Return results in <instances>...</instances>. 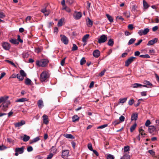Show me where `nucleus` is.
I'll list each match as a JSON object with an SVG mask.
<instances>
[{"mask_svg":"<svg viewBox=\"0 0 159 159\" xmlns=\"http://www.w3.org/2000/svg\"><path fill=\"white\" fill-rule=\"evenodd\" d=\"M30 139V137L26 134H24L23 136V140L24 142L28 141Z\"/></svg>","mask_w":159,"mask_h":159,"instance_id":"obj_23","label":"nucleus"},{"mask_svg":"<svg viewBox=\"0 0 159 159\" xmlns=\"http://www.w3.org/2000/svg\"><path fill=\"white\" fill-rule=\"evenodd\" d=\"M48 78V74L46 71H43L40 75V80L41 82L45 81Z\"/></svg>","mask_w":159,"mask_h":159,"instance_id":"obj_3","label":"nucleus"},{"mask_svg":"<svg viewBox=\"0 0 159 159\" xmlns=\"http://www.w3.org/2000/svg\"><path fill=\"white\" fill-rule=\"evenodd\" d=\"M149 31V30L146 28L144 30H139L138 32V34L140 36H142V35H145Z\"/></svg>","mask_w":159,"mask_h":159,"instance_id":"obj_6","label":"nucleus"},{"mask_svg":"<svg viewBox=\"0 0 159 159\" xmlns=\"http://www.w3.org/2000/svg\"><path fill=\"white\" fill-rule=\"evenodd\" d=\"M138 115L137 113H134L132 114L131 116V120H137Z\"/></svg>","mask_w":159,"mask_h":159,"instance_id":"obj_18","label":"nucleus"},{"mask_svg":"<svg viewBox=\"0 0 159 159\" xmlns=\"http://www.w3.org/2000/svg\"><path fill=\"white\" fill-rule=\"evenodd\" d=\"M23 57L24 58H27L29 56V54L26 52L23 53L22 54Z\"/></svg>","mask_w":159,"mask_h":159,"instance_id":"obj_44","label":"nucleus"},{"mask_svg":"<svg viewBox=\"0 0 159 159\" xmlns=\"http://www.w3.org/2000/svg\"><path fill=\"white\" fill-rule=\"evenodd\" d=\"M143 5L144 8L145 9H147L149 7L148 4L144 0H143Z\"/></svg>","mask_w":159,"mask_h":159,"instance_id":"obj_36","label":"nucleus"},{"mask_svg":"<svg viewBox=\"0 0 159 159\" xmlns=\"http://www.w3.org/2000/svg\"><path fill=\"white\" fill-rule=\"evenodd\" d=\"M139 132L141 135H146L145 133L144 132V130H143L142 128H140L139 129Z\"/></svg>","mask_w":159,"mask_h":159,"instance_id":"obj_38","label":"nucleus"},{"mask_svg":"<svg viewBox=\"0 0 159 159\" xmlns=\"http://www.w3.org/2000/svg\"><path fill=\"white\" fill-rule=\"evenodd\" d=\"M82 16V13L80 12H75L74 14V18L76 20H78L80 19V18Z\"/></svg>","mask_w":159,"mask_h":159,"instance_id":"obj_12","label":"nucleus"},{"mask_svg":"<svg viewBox=\"0 0 159 159\" xmlns=\"http://www.w3.org/2000/svg\"><path fill=\"white\" fill-rule=\"evenodd\" d=\"M158 29V27L157 26H156L153 27L152 28V30L154 31H156Z\"/></svg>","mask_w":159,"mask_h":159,"instance_id":"obj_61","label":"nucleus"},{"mask_svg":"<svg viewBox=\"0 0 159 159\" xmlns=\"http://www.w3.org/2000/svg\"><path fill=\"white\" fill-rule=\"evenodd\" d=\"M130 156L128 154H126L124 155L123 157H122L120 159H130Z\"/></svg>","mask_w":159,"mask_h":159,"instance_id":"obj_30","label":"nucleus"},{"mask_svg":"<svg viewBox=\"0 0 159 159\" xmlns=\"http://www.w3.org/2000/svg\"><path fill=\"white\" fill-rule=\"evenodd\" d=\"M100 54V52L98 50H95L93 52V55L95 57H98Z\"/></svg>","mask_w":159,"mask_h":159,"instance_id":"obj_16","label":"nucleus"},{"mask_svg":"<svg viewBox=\"0 0 159 159\" xmlns=\"http://www.w3.org/2000/svg\"><path fill=\"white\" fill-rule=\"evenodd\" d=\"M107 126H108V124H104V125H102L101 126L98 127L97 128V129H103V128Z\"/></svg>","mask_w":159,"mask_h":159,"instance_id":"obj_47","label":"nucleus"},{"mask_svg":"<svg viewBox=\"0 0 159 159\" xmlns=\"http://www.w3.org/2000/svg\"><path fill=\"white\" fill-rule=\"evenodd\" d=\"M28 101V99L26 98H22L17 99L16 101V102H23Z\"/></svg>","mask_w":159,"mask_h":159,"instance_id":"obj_20","label":"nucleus"},{"mask_svg":"<svg viewBox=\"0 0 159 159\" xmlns=\"http://www.w3.org/2000/svg\"><path fill=\"white\" fill-rule=\"evenodd\" d=\"M62 25V19H60L58 23V26H61Z\"/></svg>","mask_w":159,"mask_h":159,"instance_id":"obj_54","label":"nucleus"},{"mask_svg":"<svg viewBox=\"0 0 159 159\" xmlns=\"http://www.w3.org/2000/svg\"><path fill=\"white\" fill-rule=\"evenodd\" d=\"M140 57H141L144 58H149L150 57L148 54L145 55H141L140 56Z\"/></svg>","mask_w":159,"mask_h":159,"instance_id":"obj_45","label":"nucleus"},{"mask_svg":"<svg viewBox=\"0 0 159 159\" xmlns=\"http://www.w3.org/2000/svg\"><path fill=\"white\" fill-rule=\"evenodd\" d=\"M141 95L142 96H145L147 95V92L143 91L141 93Z\"/></svg>","mask_w":159,"mask_h":159,"instance_id":"obj_63","label":"nucleus"},{"mask_svg":"<svg viewBox=\"0 0 159 159\" xmlns=\"http://www.w3.org/2000/svg\"><path fill=\"white\" fill-rule=\"evenodd\" d=\"M42 117L43 123L45 124H47L48 123V118L47 116L46 115H44Z\"/></svg>","mask_w":159,"mask_h":159,"instance_id":"obj_17","label":"nucleus"},{"mask_svg":"<svg viewBox=\"0 0 159 159\" xmlns=\"http://www.w3.org/2000/svg\"><path fill=\"white\" fill-rule=\"evenodd\" d=\"M41 12L43 13L45 16H48L50 13V11L47 10L46 8L42 9L41 10Z\"/></svg>","mask_w":159,"mask_h":159,"instance_id":"obj_14","label":"nucleus"},{"mask_svg":"<svg viewBox=\"0 0 159 159\" xmlns=\"http://www.w3.org/2000/svg\"><path fill=\"white\" fill-rule=\"evenodd\" d=\"M48 62L49 61L48 59H42L40 61H37L36 64L39 67H45L47 65Z\"/></svg>","mask_w":159,"mask_h":159,"instance_id":"obj_1","label":"nucleus"},{"mask_svg":"<svg viewBox=\"0 0 159 159\" xmlns=\"http://www.w3.org/2000/svg\"><path fill=\"white\" fill-rule=\"evenodd\" d=\"M149 132L153 135L154 134L157 132L156 128L154 126H149L148 128Z\"/></svg>","mask_w":159,"mask_h":159,"instance_id":"obj_7","label":"nucleus"},{"mask_svg":"<svg viewBox=\"0 0 159 159\" xmlns=\"http://www.w3.org/2000/svg\"><path fill=\"white\" fill-rule=\"evenodd\" d=\"M106 16L110 22H112L113 21V19L111 16L108 14H106Z\"/></svg>","mask_w":159,"mask_h":159,"instance_id":"obj_24","label":"nucleus"},{"mask_svg":"<svg viewBox=\"0 0 159 159\" xmlns=\"http://www.w3.org/2000/svg\"><path fill=\"white\" fill-rule=\"evenodd\" d=\"M87 25L89 27L92 26L93 25V22L89 18H88L87 20Z\"/></svg>","mask_w":159,"mask_h":159,"instance_id":"obj_22","label":"nucleus"},{"mask_svg":"<svg viewBox=\"0 0 159 159\" xmlns=\"http://www.w3.org/2000/svg\"><path fill=\"white\" fill-rule=\"evenodd\" d=\"M51 152H52L53 153H56L57 152V149L56 148H55L53 146H52L51 149Z\"/></svg>","mask_w":159,"mask_h":159,"instance_id":"obj_52","label":"nucleus"},{"mask_svg":"<svg viewBox=\"0 0 159 159\" xmlns=\"http://www.w3.org/2000/svg\"><path fill=\"white\" fill-rule=\"evenodd\" d=\"M107 40V35L103 34L101 36L100 38L98 39V43H101L105 42Z\"/></svg>","mask_w":159,"mask_h":159,"instance_id":"obj_4","label":"nucleus"},{"mask_svg":"<svg viewBox=\"0 0 159 159\" xmlns=\"http://www.w3.org/2000/svg\"><path fill=\"white\" fill-rule=\"evenodd\" d=\"M107 159H114L113 156L109 154L107 157Z\"/></svg>","mask_w":159,"mask_h":159,"instance_id":"obj_62","label":"nucleus"},{"mask_svg":"<svg viewBox=\"0 0 159 159\" xmlns=\"http://www.w3.org/2000/svg\"><path fill=\"white\" fill-rule=\"evenodd\" d=\"M78 49V47L77 45L75 44H73V46L72 48V50L73 51H76Z\"/></svg>","mask_w":159,"mask_h":159,"instance_id":"obj_46","label":"nucleus"},{"mask_svg":"<svg viewBox=\"0 0 159 159\" xmlns=\"http://www.w3.org/2000/svg\"><path fill=\"white\" fill-rule=\"evenodd\" d=\"M79 117L77 115H75L72 117V121L73 122H75L79 119Z\"/></svg>","mask_w":159,"mask_h":159,"instance_id":"obj_28","label":"nucleus"},{"mask_svg":"<svg viewBox=\"0 0 159 159\" xmlns=\"http://www.w3.org/2000/svg\"><path fill=\"white\" fill-rule=\"evenodd\" d=\"M10 104V102L9 101L2 103L1 105L0 106V109L3 111H6L7 110L8 106Z\"/></svg>","mask_w":159,"mask_h":159,"instance_id":"obj_2","label":"nucleus"},{"mask_svg":"<svg viewBox=\"0 0 159 159\" xmlns=\"http://www.w3.org/2000/svg\"><path fill=\"white\" fill-rule=\"evenodd\" d=\"M7 147L4 146L3 145H0V150H3L6 149Z\"/></svg>","mask_w":159,"mask_h":159,"instance_id":"obj_55","label":"nucleus"},{"mask_svg":"<svg viewBox=\"0 0 159 159\" xmlns=\"http://www.w3.org/2000/svg\"><path fill=\"white\" fill-rule=\"evenodd\" d=\"M142 85L139 83H135L133 84L132 87L133 88H137L139 87H141Z\"/></svg>","mask_w":159,"mask_h":159,"instance_id":"obj_29","label":"nucleus"},{"mask_svg":"<svg viewBox=\"0 0 159 159\" xmlns=\"http://www.w3.org/2000/svg\"><path fill=\"white\" fill-rule=\"evenodd\" d=\"M106 71V70L104 69L101 71L99 74V76L102 77L104 75V73Z\"/></svg>","mask_w":159,"mask_h":159,"instance_id":"obj_53","label":"nucleus"},{"mask_svg":"<svg viewBox=\"0 0 159 159\" xmlns=\"http://www.w3.org/2000/svg\"><path fill=\"white\" fill-rule=\"evenodd\" d=\"M9 41L11 43L14 44H18L19 42L17 41L16 39H11Z\"/></svg>","mask_w":159,"mask_h":159,"instance_id":"obj_27","label":"nucleus"},{"mask_svg":"<svg viewBox=\"0 0 159 159\" xmlns=\"http://www.w3.org/2000/svg\"><path fill=\"white\" fill-rule=\"evenodd\" d=\"M143 84H146L147 86H149L151 87L152 86V84L149 81L147 80H144L143 82Z\"/></svg>","mask_w":159,"mask_h":159,"instance_id":"obj_31","label":"nucleus"},{"mask_svg":"<svg viewBox=\"0 0 159 159\" xmlns=\"http://www.w3.org/2000/svg\"><path fill=\"white\" fill-rule=\"evenodd\" d=\"M33 150V148L32 146H29L27 148V151L28 152H30Z\"/></svg>","mask_w":159,"mask_h":159,"instance_id":"obj_58","label":"nucleus"},{"mask_svg":"<svg viewBox=\"0 0 159 159\" xmlns=\"http://www.w3.org/2000/svg\"><path fill=\"white\" fill-rule=\"evenodd\" d=\"M61 38V41L65 44H67L69 40L64 35L61 34L60 35Z\"/></svg>","mask_w":159,"mask_h":159,"instance_id":"obj_8","label":"nucleus"},{"mask_svg":"<svg viewBox=\"0 0 159 159\" xmlns=\"http://www.w3.org/2000/svg\"><path fill=\"white\" fill-rule=\"evenodd\" d=\"M6 61L7 62L10 64L12 65L13 66H14L16 68L17 67L15 65V64L12 61H9V60H6Z\"/></svg>","mask_w":159,"mask_h":159,"instance_id":"obj_48","label":"nucleus"},{"mask_svg":"<svg viewBox=\"0 0 159 159\" xmlns=\"http://www.w3.org/2000/svg\"><path fill=\"white\" fill-rule=\"evenodd\" d=\"M20 75H21L23 77H26V73L23 70H20Z\"/></svg>","mask_w":159,"mask_h":159,"instance_id":"obj_35","label":"nucleus"},{"mask_svg":"<svg viewBox=\"0 0 159 159\" xmlns=\"http://www.w3.org/2000/svg\"><path fill=\"white\" fill-rule=\"evenodd\" d=\"M151 124V122L150 120H148L146 121L145 124V125L146 126L148 127L149 126V125L150 124Z\"/></svg>","mask_w":159,"mask_h":159,"instance_id":"obj_56","label":"nucleus"},{"mask_svg":"<svg viewBox=\"0 0 159 159\" xmlns=\"http://www.w3.org/2000/svg\"><path fill=\"white\" fill-rule=\"evenodd\" d=\"M69 156V150H62L61 157L63 158H66Z\"/></svg>","mask_w":159,"mask_h":159,"instance_id":"obj_9","label":"nucleus"},{"mask_svg":"<svg viewBox=\"0 0 159 159\" xmlns=\"http://www.w3.org/2000/svg\"><path fill=\"white\" fill-rule=\"evenodd\" d=\"M113 40L111 39H110L108 41L107 44L110 46H112L114 44Z\"/></svg>","mask_w":159,"mask_h":159,"instance_id":"obj_25","label":"nucleus"},{"mask_svg":"<svg viewBox=\"0 0 159 159\" xmlns=\"http://www.w3.org/2000/svg\"><path fill=\"white\" fill-rule=\"evenodd\" d=\"M17 78L20 81H22L24 79V77L22 76L20 74H18L16 75Z\"/></svg>","mask_w":159,"mask_h":159,"instance_id":"obj_41","label":"nucleus"},{"mask_svg":"<svg viewBox=\"0 0 159 159\" xmlns=\"http://www.w3.org/2000/svg\"><path fill=\"white\" fill-rule=\"evenodd\" d=\"M136 40L134 38H132L130 39V40L129 41L128 44L129 45H130L131 44L133 43H134L135 41Z\"/></svg>","mask_w":159,"mask_h":159,"instance_id":"obj_37","label":"nucleus"},{"mask_svg":"<svg viewBox=\"0 0 159 159\" xmlns=\"http://www.w3.org/2000/svg\"><path fill=\"white\" fill-rule=\"evenodd\" d=\"M24 148L22 147L21 148H16L15 149V152H18L19 154H21L24 152Z\"/></svg>","mask_w":159,"mask_h":159,"instance_id":"obj_15","label":"nucleus"},{"mask_svg":"<svg viewBox=\"0 0 159 159\" xmlns=\"http://www.w3.org/2000/svg\"><path fill=\"white\" fill-rule=\"evenodd\" d=\"M158 40V39L156 38L153 39L152 40L148 41L147 45L148 46L152 45L156 43Z\"/></svg>","mask_w":159,"mask_h":159,"instance_id":"obj_13","label":"nucleus"},{"mask_svg":"<svg viewBox=\"0 0 159 159\" xmlns=\"http://www.w3.org/2000/svg\"><path fill=\"white\" fill-rule=\"evenodd\" d=\"M8 98V97H7L6 98L2 97L0 98V104L2 102L3 103L7 101L8 100H7V99Z\"/></svg>","mask_w":159,"mask_h":159,"instance_id":"obj_26","label":"nucleus"},{"mask_svg":"<svg viewBox=\"0 0 159 159\" xmlns=\"http://www.w3.org/2000/svg\"><path fill=\"white\" fill-rule=\"evenodd\" d=\"M86 62L84 57H83L80 61V64L81 65H83Z\"/></svg>","mask_w":159,"mask_h":159,"instance_id":"obj_43","label":"nucleus"},{"mask_svg":"<svg viewBox=\"0 0 159 159\" xmlns=\"http://www.w3.org/2000/svg\"><path fill=\"white\" fill-rule=\"evenodd\" d=\"M25 123V121L24 120H22L20 122H18L14 124V125L16 128L22 126Z\"/></svg>","mask_w":159,"mask_h":159,"instance_id":"obj_11","label":"nucleus"},{"mask_svg":"<svg viewBox=\"0 0 159 159\" xmlns=\"http://www.w3.org/2000/svg\"><path fill=\"white\" fill-rule=\"evenodd\" d=\"M66 59V57H65L63 59L61 60V66H63L64 65Z\"/></svg>","mask_w":159,"mask_h":159,"instance_id":"obj_60","label":"nucleus"},{"mask_svg":"<svg viewBox=\"0 0 159 159\" xmlns=\"http://www.w3.org/2000/svg\"><path fill=\"white\" fill-rule=\"evenodd\" d=\"M89 34H86L84 35L82 38V40L83 42L86 43L87 40L89 38Z\"/></svg>","mask_w":159,"mask_h":159,"instance_id":"obj_21","label":"nucleus"},{"mask_svg":"<svg viewBox=\"0 0 159 159\" xmlns=\"http://www.w3.org/2000/svg\"><path fill=\"white\" fill-rule=\"evenodd\" d=\"M127 100V98H120L119 99V102L120 103H123L125 102Z\"/></svg>","mask_w":159,"mask_h":159,"instance_id":"obj_33","label":"nucleus"},{"mask_svg":"<svg viewBox=\"0 0 159 159\" xmlns=\"http://www.w3.org/2000/svg\"><path fill=\"white\" fill-rule=\"evenodd\" d=\"M136 126L137 124L136 123H135L131 126V127L130 128V131L131 132H133L135 129Z\"/></svg>","mask_w":159,"mask_h":159,"instance_id":"obj_34","label":"nucleus"},{"mask_svg":"<svg viewBox=\"0 0 159 159\" xmlns=\"http://www.w3.org/2000/svg\"><path fill=\"white\" fill-rule=\"evenodd\" d=\"M38 105L40 108H41L43 106V102L42 100H39L38 102Z\"/></svg>","mask_w":159,"mask_h":159,"instance_id":"obj_19","label":"nucleus"},{"mask_svg":"<svg viewBox=\"0 0 159 159\" xmlns=\"http://www.w3.org/2000/svg\"><path fill=\"white\" fill-rule=\"evenodd\" d=\"M129 150V146H125L124 148V151L127 152Z\"/></svg>","mask_w":159,"mask_h":159,"instance_id":"obj_51","label":"nucleus"},{"mask_svg":"<svg viewBox=\"0 0 159 159\" xmlns=\"http://www.w3.org/2000/svg\"><path fill=\"white\" fill-rule=\"evenodd\" d=\"M125 118L123 116H121L119 118V120L121 122H123L125 120Z\"/></svg>","mask_w":159,"mask_h":159,"instance_id":"obj_57","label":"nucleus"},{"mask_svg":"<svg viewBox=\"0 0 159 159\" xmlns=\"http://www.w3.org/2000/svg\"><path fill=\"white\" fill-rule=\"evenodd\" d=\"M124 15L127 18L129 17L130 16V13L129 11H125L124 12Z\"/></svg>","mask_w":159,"mask_h":159,"instance_id":"obj_40","label":"nucleus"},{"mask_svg":"<svg viewBox=\"0 0 159 159\" xmlns=\"http://www.w3.org/2000/svg\"><path fill=\"white\" fill-rule=\"evenodd\" d=\"M134 102V100L133 99H130L128 102V104L129 105H132Z\"/></svg>","mask_w":159,"mask_h":159,"instance_id":"obj_50","label":"nucleus"},{"mask_svg":"<svg viewBox=\"0 0 159 159\" xmlns=\"http://www.w3.org/2000/svg\"><path fill=\"white\" fill-rule=\"evenodd\" d=\"M88 147L89 149L91 151H92L93 150V147L92 146V144L91 143H89L88 145Z\"/></svg>","mask_w":159,"mask_h":159,"instance_id":"obj_49","label":"nucleus"},{"mask_svg":"<svg viewBox=\"0 0 159 159\" xmlns=\"http://www.w3.org/2000/svg\"><path fill=\"white\" fill-rule=\"evenodd\" d=\"M135 57H131L129 58L125 61V66L128 67L135 60Z\"/></svg>","mask_w":159,"mask_h":159,"instance_id":"obj_5","label":"nucleus"},{"mask_svg":"<svg viewBox=\"0 0 159 159\" xmlns=\"http://www.w3.org/2000/svg\"><path fill=\"white\" fill-rule=\"evenodd\" d=\"M53 156L52 153L50 154L48 156L47 159H51Z\"/></svg>","mask_w":159,"mask_h":159,"instance_id":"obj_64","label":"nucleus"},{"mask_svg":"<svg viewBox=\"0 0 159 159\" xmlns=\"http://www.w3.org/2000/svg\"><path fill=\"white\" fill-rule=\"evenodd\" d=\"M40 140V138L39 137H37L36 138L32 140L31 142L30 143H35L37 142Z\"/></svg>","mask_w":159,"mask_h":159,"instance_id":"obj_39","label":"nucleus"},{"mask_svg":"<svg viewBox=\"0 0 159 159\" xmlns=\"http://www.w3.org/2000/svg\"><path fill=\"white\" fill-rule=\"evenodd\" d=\"M31 83V80L29 78H27L25 81V84L27 85L30 84Z\"/></svg>","mask_w":159,"mask_h":159,"instance_id":"obj_42","label":"nucleus"},{"mask_svg":"<svg viewBox=\"0 0 159 159\" xmlns=\"http://www.w3.org/2000/svg\"><path fill=\"white\" fill-rule=\"evenodd\" d=\"M2 48L5 50H9L10 48V45L9 43L4 42L2 44Z\"/></svg>","mask_w":159,"mask_h":159,"instance_id":"obj_10","label":"nucleus"},{"mask_svg":"<svg viewBox=\"0 0 159 159\" xmlns=\"http://www.w3.org/2000/svg\"><path fill=\"white\" fill-rule=\"evenodd\" d=\"M64 136L67 138L73 139L74 138V137L70 134H66L64 135Z\"/></svg>","mask_w":159,"mask_h":159,"instance_id":"obj_32","label":"nucleus"},{"mask_svg":"<svg viewBox=\"0 0 159 159\" xmlns=\"http://www.w3.org/2000/svg\"><path fill=\"white\" fill-rule=\"evenodd\" d=\"M17 40L21 43H23V40L20 39V35H17Z\"/></svg>","mask_w":159,"mask_h":159,"instance_id":"obj_59","label":"nucleus"}]
</instances>
